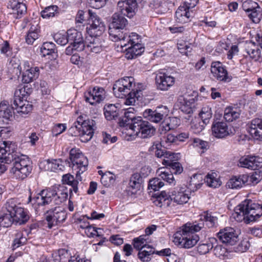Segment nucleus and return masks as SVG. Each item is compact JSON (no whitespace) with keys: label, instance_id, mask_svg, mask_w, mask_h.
<instances>
[{"label":"nucleus","instance_id":"nucleus-1","mask_svg":"<svg viewBox=\"0 0 262 262\" xmlns=\"http://www.w3.org/2000/svg\"><path fill=\"white\" fill-rule=\"evenodd\" d=\"M134 108L125 110L123 116L119 120V124L124 128V132L127 135L141 138H148L155 133L156 128L147 121L143 120L141 117H136Z\"/></svg>","mask_w":262,"mask_h":262},{"label":"nucleus","instance_id":"nucleus-2","mask_svg":"<svg viewBox=\"0 0 262 262\" xmlns=\"http://www.w3.org/2000/svg\"><path fill=\"white\" fill-rule=\"evenodd\" d=\"M13 147H12V150L8 152L7 154H4L1 157L0 164L4 165L5 169L4 170H0V173H3L7 170L6 164L13 162V167L10 170L11 173L16 179L23 180L27 178L31 172V162L27 156L14 152Z\"/></svg>","mask_w":262,"mask_h":262},{"label":"nucleus","instance_id":"nucleus-3","mask_svg":"<svg viewBox=\"0 0 262 262\" xmlns=\"http://www.w3.org/2000/svg\"><path fill=\"white\" fill-rule=\"evenodd\" d=\"M68 196V190L63 185H58L53 188L42 190L33 198L30 196L28 203H31L37 211L36 206H42L53 203L60 205Z\"/></svg>","mask_w":262,"mask_h":262},{"label":"nucleus","instance_id":"nucleus-4","mask_svg":"<svg viewBox=\"0 0 262 262\" xmlns=\"http://www.w3.org/2000/svg\"><path fill=\"white\" fill-rule=\"evenodd\" d=\"M204 226V223L202 220L199 223H186L174 234L173 242L181 248L189 249L193 247L199 241V237L193 232L199 231Z\"/></svg>","mask_w":262,"mask_h":262},{"label":"nucleus","instance_id":"nucleus-5","mask_svg":"<svg viewBox=\"0 0 262 262\" xmlns=\"http://www.w3.org/2000/svg\"><path fill=\"white\" fill-rule=\"evenodd\" d=\"M134 79L132 77H126L116 81L114 84L113 90L116 97L120 98H126L125 104L133 105L137 98V94L141 91H135L133 89Z\"/></svg>","mask_w":262,"mask_h":262},{"label":"nucleus","instance_id":"nucleus-6","mask_svg":"<svg viewBox=\"0 0 262 262\" xmlns=\"http://www.w3.org/2000/svg\"><path fill=\"white\" fill-rule=\"evenodd\" d=\"M161 143H154L150 147L151 150L155 152L157 158H163L162 163L166 166L170 167L172 171L174 174H180L182 172L183 169L181 164L176 161L178 160L179 153L174 154L170 151H167L165 149H162Z\"/></svg>","mask_w":262,"mask_h":262},{"label":"nucleus","instance_id":"nucleus-7","mask_svg":"<svg viewBox=\"0 0 262 262\" xmlns=\"http://www.w3.org/2000/svg\"><path fill=\"white\" fill-rule=\"evenodd\" d=\"M5 208L8 212L12 213L14 224L15 225H24L30 219L28 211L15 199L8 200L5 204Z\"/></svg>","mask_w":262,"mask_h":262},{"label":"nucleus","instance_id":"nucleus-8","mask_svg":"<svg viewBox=\"0 0 262 262\" xmlns=\"http://www.w3.org/2000/svg\"><path fill=\"white\" fill-rule=\"evenodd\" d=\"M70 160L68 162L69 166L73 170L76 171V178L81 181V174L87 170L89 164L88 159L84 156L78 149L72 148L70 151Z\"/></svg>","mask_w":262,"mask_h":262},{"label":"nucleus","instance_id":"nucleus-9","mask_svg":"<svg viewBox=\"0 0 262 262\" xmlns=\"http://www.w3.org/2000/svg\"><path fill=\"white\" fill-rule=\"evenodd\" d=\"M89 18L91 23L87 28L88 34L91 35L101 36L105 29L104 23L102 22L95 12L92 10H88Z\"/></svg>","mask_w":262,"mask_h":262},{"label":"nucleus","instance_id":"nucleus-10","mask_svg":"<svg viewBox=\"0 0 262 262\" xmlns=\"http://www.w3.org/2000/svg\"><path fill=\"white\" fill-rule=\"evenodd\" d=\"M169 110L166 106H160L157 107L156 110L151 109L146 110L143 113L145 118L150 122L156 123L163 122L165 117L168 116Z\"/></svg>","mask_w":262,"mask_h":262},{"label":"nucleus","instance_id":"nucleus-11","mask_svg":"<svg viewBox=\"0 0 262 262\" xmlns=\"http://www.w3.org/2000/svg\"><path fill=\"white\" fill-rule=\"evenodd\" d=\"M93 120L84 119L83 116L81 115L77 118V121L74 123V124L77 125L82 129V135L81 136L82 142H86L90 141L93 136Z\"/></svg>","mask_w":262,"mask_h":262},{"label":"nucleus","instance_id":"nucleus-12","mask_svg":"<svg viewBox=\"0 0 262 262\" xmlns=\"http://www.w3.org/2000/svg\"><path fill=\"white\" fill-rule=\"evenodd\" d=\"M138 35L136 33H132V36H128L127 40H128V43H122L121 44L122 47H127L125 49L127 51L126 54V57L128 59H132L136 58L137 56L140 55L144 51V48L143 45L139 43L138 41H136L134 38H132L133 37H137ZM138 39V38H137Z\"/></svg>","mask_w":262,"mask_h":262},{"label":"nucleus","instance_id":"nucleus-13","mask_svg":"<svg viewBox=\"0 0 262 262\" xmlns=\"http://www.w3.org/2000/svg\"><path fill=\"white\" fill-rule=\"evenodd\" d=\"M85 47L88 51L98 53L104 48V41L100 36L88 34L85 39Z\"/></svg>","mask_w":262,"mask_h":262},{"label":"nucleus","instance_id":"nucleus-14","mask_svg":"<svg viewBox=\"0 0 262 262\" xmlns=\"http://www.w3.org/2000/svg\"><path fill=\"white\" fill-rule=\"evenodd\" d=\"M245 202L247 205L246 223L248 224L256 221L262 215V204L253 203L250 200H246Z\"/></svg>","mask_w":262,"mask_h":262},{"label":"nucleus","instance_id":"nucleus-15","mask_svg":"<svg viewBox=\"0 0 262 262\" xmlns=\"http://www.w3.org/2000/svg\"><path fill=\"white\" fill-rule=\"evenodd\" d=\"M169 196L171 201L173 200L177 204H183L189 200L190 191L186 186L177 187L169 194Z\"/></svg>","mask_w":262,"mask_h":262},{"label":"nucleus","instance_id":"nucleus-16","mask_svg":"<svg viewBox=\"0 0 262 262\" xmlns=\"http://www.w3.org/2000/svg\"><path fill=\"white\" fill-rule=\"evenodd\" d=\"M69 43L75 47L77 51H83L85 47V40L83 39L81 32L75 29H70L68 31Z\"/></svg>","mask_w":262,"mask_h":262},{"label":"nucleus","instance_id":"nucleus-17","mask_svg":"<svg viewBox=\"0 0 262 262\" xmlns=\"http://www.w3.org/2000/svg\"><path fill=\"white\" fill-rule=\"evenodd\" d=\"M137 6L136 0H121L118 3V12L132 18L136 13Z\"/></svg>","mask_w":262,"mask_h":262},{"label":"nucleus","instance_id":"nucleus-18","mask_svg":"<svg viewBox=\"0 0 262 262\" xmlns=\"http://www.w3.org/2000/svg\"><path fill=\"white\" fill-rule=\"evenodd\" d=\"M217 236L223 243L231 246L234 245L238 241V236L235 230L231 227H226L220 230Z\"/></svg>","mask_w":262,"mask_h":262},{"label":"nucleus","instance_id":"nucleus-19","mask_svg":"<svg viewBox=\"0 0 262 262\" xmlns=\"http://www.w3.org/2000/svg\"><path fill=\"white\" fill-rule=\"evenodd\" d=\"M155 81L158 90L167 91L174 84L175 79L173 77L165 73H160L157 74Z\"/></svg>","mask_w":262,"mask_h":262},{"label":"nucleus","instance_id":"nucleus-20","mask_svg":"<svg viewBox=\"0 0 262 262\" xmlns=\"http://www.w3.org/2000/svg\"><path fill=\"white\" fill-rule=\"evenodd\" d=\"M104 90L102 88L94 87L85 94L84 98L86 102L94 105L102 101L104 99Z\"/></svg>","mask_w":262,"mask_h":262},{"label":"nucleus","instance_id":"nucleus-21","mask_svg":"<svg viewBox=\"0 0 262 262\" xmlns=\"http://www.w3.org/2000/svg\"><path fill=\"white\" fill-rule=\"evenodd\" d=\"M211 72L214 77L220 81H229L227 71L219 61L213 62L211 66Z\"/></svg>","mask_w":262,"mask_h":262},{"label":"nucleus","instance_id":"nucleus-22","mask_svg":"<svg viewBox=\"0 0 262 262\" xmlns=\"http://www.w3.org/2000/svg\"><path fill=\"white\" fill-rule=\"evenodd\" d=\"M262 162V159L256 156H247L239 160V165L241 167L255 170L258 168Z\"/></svg>","mask_w":262,"mask_h":262},{"label":"nucleus","instance_id":"nucleus-23","mask_svg":"<svg viewBox=\"0 0 262 262\" xmlns=\"http://www.w3.org/2000/svg\"><path fill=\"white\" fill-rule=\"evenodd\" d=\"M179 108L185 114L193 113L195 110L196 105L194 98L186 97L179 99Z\"/></svg>","mask_w":262,"mask_h":262},{"label":"nucleus","instance_id":"nucleus-24","mask_svg":"<svg viewBox=\"0 0 262 262\" xmlns=\"http://www.w3.org/2000/svg\"><path fill=\"white\" fill-rule=\"evenodd\" d=\"M125 15L117 12L112 17V22L109 27V30H123L127 24V20L124 17Z\"/></svg>","mask_w":262,"mask_h":262},{"label":"nucleus","instance_id":"nucleus-25","mask_svg":"<svg viewBox=\"0 0 262 262\" xmlns=\"http://www.w3.org/2000/svg\"><path fill=\"white\" fill-rule=\"evenodd\" d=\"M212 134L216 138H223L229 135L227 124L223 122L213 123L211 127Z\"/></svg>","mask_w":262,"mask_h":262},{"label":"nucleus","instance_id":"nucleus-26","mask_svg":"<svg viewBox=\"0 0 262 262\" xmlns=\"http://www.w3.org/2000/svg\"><path fill=\"white\" fill-rule=\"evenodd\" d=\"M9 7L12 9V13L15 15L16 18H20L27 12L26 5L16 0H12L10 2Z\"/></svg>","mask_w":262,"mask_h":262},{"label":"nucleus","instance_id":"nucleus-27","mask_svg":"<svg viewBox=\"0 0 262 262\" xmlns=\"http://www.w3.org/2000/svg\"><path fill=\"white\" fill-rule=\"evenodd\" d=\"M40 166H43V168L45 170L56 171L62 170L63 166L62 164V161L58 160H46L40 162Z\"/></svg>","mask_w":262,"mask_h":262},{"label":"nucleus","instance_id":"nucleus-28","mask_svg":"<svg viewBox=\"0 0 262 262\" xmlns=\"http://www.w3.org/2000/svg\"><path fill=\"white\" fill-rule=\"evenodd\" d=\"M247 207V203L244 201L239 204L235 209V212L232 214L234 219L237 222H241L244 221L246 223L247 214L246 209Z\"/></svg>","mask_w":262,"mask_h":262},{"label":"nucleus","instance_id":"nucleus-29","mask_svg":"<svg viewBox=\"0 0 262 262\" xmlns=\"http://www.w3.org/2000/svg\"><path fill=\"white\" fill-rule=\"evenodd\" d=\"M246 179V174H243L238 177L235 176L228 181L226 185L231 189L240 188L244 185H247Z\"/></svg>","mask_w":262,"mask_h":262},{"label":"nucleus","instance_id":"nucleus-30","mask_svg":"<svg viewBox=\"0 0 262 262\" xmlns=\"http://www.w3.org/2000/svg\"><path fill=\"white\" fill-rule=\"evenodd\" d=\"M247 55L249 56L251 59L255 61H257L260 56V51L258 48V46L256 45L254 42H250L247 43L245 48Z\"/></svg>","mask_w":262,"mask_h":262},{"label":"nucleus","instance_id":"nucleus-31","mask_svg":"<svg viewBox=\"0 0 262 262\" xmlns=\"http://www.w3.org/2000/svg\"><path fill=\"white\" fill-rule=\"evenodd\" d=\"M39 74L38 67H32L26 70L23 74L22 80L24 83H29L36 79Z\"/></svg>","mask_w":262,"mask_h":262},{"label":"nucleus","instance_id":"nucleus-32","mask_svg":"<svg viewBox=\"0 0 262 262\" xmlns=\"http://www.w3.org/2000/svg\"><path fill=\"white\" fill-rule=\"evenodd\" d=\"M190 16L189 9L184 6H180L176 12V20L178 23L188 22Z\"/></svg>","mask_w":262,"mask_h":262},{"label":"nucleus","instance_id":"nucleus-33","mask_svg":"<svg viewBox=\"0 0 262 262\" xmlns=\"http://www.w3.org/2000/svg\"><path fill=\"white\" fill-rule=\"evenodd\" d=\"M76 179H75L74 176L69 173L62 176V181L63 183L72 186V188L70 189V193H72L73 191L75 193L78 192V188L77 185L79 183L78 181H80V180L76 178Z\"/></svg>","mask_w":262,"mask_h":262},{"label":"nucleus","instance_id":"nucleus-34","mask_svg":"<svg viewBox=\"0 0 262 262\" xmlns=\"http://www.w3.org/2000/svg\"><path fill=\"white\" fill-rule=\"evenodd\" d=\"M241 114V111L238 108L233 107H228L224 111V118L228 122H232L239 118Z\"/></svg>","mask_w":262,"mask_h":262},{"label":"nucleus","instance_id":"nucleus-35","mask_svg":"<svg viewBox=\"0 0 262 262\" xmlns=\"http://www.w3.org/2000/svg\"><path fill=\"white\" fill-rule=\"evenodd\" d=\"M104 110L105 117L108 120L115 119L118 115V108L114 104H110L105 106Z\"/></svg>","mask_w":262,"mask_h":262},{"label":"nucleus","instance_id":"nucleus-36","mask_svg":"<svg viewBox=\"0 0 262 262\" xmlns=\"http://www.w3.org/2000/svg\"><path fill=\"white\" fill-rule=\"evenodd\" d=\"M169 194L165 191H162L154 201L155 204L160 207L163 206H168L170 203Z\"/></svg>","mask_w":262,"mask_h":262},{"label":"nucleus","instance_id":"nucleus-37","mask_svg":"<svg viewBox=\"0 0 262 262\" xmlns=\"http://www.w3.org/2000/svg\"><path fill=\"white\" fill-rule=\"evenodd\" d=\"M39 37V30L37 26H32L26 36V41L28 45H32Z\"/></svg>","mask_w":262,"mask_h":262},{"label":"nucleus","instance_id":"nucleus-38","mask_svg":"<svg viewBox=\"0 0 262 262\" xmlns=\"http://www.w3.org/2000/svg\"><path fill=\"white\" fill-rule=\"evenodd\" d=\"M12 107H10L5 104H0V118H3L7 120H10L13 117L14 112L12 111Z\"/></svg>","mask_w":262,"mask_h":262},{"label":"nucleus","instance_id":"nucleus-39","mask_svg":"<svg viewBox=\"0 0 262 262\" xmlns=\"http://www.w3.org/2000/svg\"><path fill=\"white\" fill-rule=\"evenodd\" d=\"M148 237H146V235H140L138 237L134 239V247L135 248L138 250H142L143 249L147 248L148 246H149L147 241Z\"/></svg>","mask_w":262,"mask_h":262},{"label":"nucleus","instance_id":"nucleus-40","mask_svg":"<svg viewBox=\"0 0 262 262\" xmlns=\"http://www.w3.org/2000/svg\"><path fill=\"white\" fill-rule=\"evenodd\" d=\"M120 30L121 29L109 30V34L111 37L112 40L114 41L122 40L123 42L121 44H122L125 43L124 42H125L126 39V41L128 43V40H127V37L128 36H125L123 32L120 31Z\"/></svg>","mask_w":262,"mask_h":262},{"label":"nucleus","instance_id":"nucleus-41","mask_svg":"<svg viewBox=\"0 0 262 262\" xmlns=\"http://www.w3.org/2000/svg\"><path fill=\"white\" fill-rule=\"evenodd\" d=\"M247 177V185H255L262 179V171L257 170L248 176L246 174Z\"/></svg>","mask_w":262,"mask_h":262},{"label":"nucleus","instance_id":"nucleus-42","mask_svg":"<svg viewBox=\"0 0 262 262\" xmlns=\"http://www.w3.org/2000/svg\"><path fill=\"white\" fill-rule=\"evenodd\" d=\"M148 251L140 250L138 252V258L142 262H147L151 260V255L155 253L154 248L151 246H148Z\"/></svg>","mask_w":262,"mask_h":262},{"label":"nucleus","instance_id":"nucleus-43","mask_svg":"<svg viewBox=\"0 0 262 262\" xmlns=\"http://www.w3.org/2000/svg\"><path fill=\"white\" fill-rule=\"evenodd\" d=\"M71 252V250H70L59 249L58 251V255L54 259L55 262H69Z\"/></svg>","mask_w":262,"mask_h":262},{"label":"nucleus","instance_id":"nucleus-44","mask_svg":"<svg viewBox=\"0 0 262 262\" xmlns=\"http://www.w3.org/2000/svg\"><path fill=\"white\" fill-rule=\"evenodd\" d=\"M56 51L55 45L52 42H44L40 48V52L43 56L55 53Z\"/></svg>","mask_w":262,"mask_h":262},{"label":"nucleus","instance_id":"nucleus-45","mask_svg":"<svg viewBox=\"0 0 262 262\" xmlns=\"http://www.w3.org/2000/svg\"><path fill=\"white\" fill-rule=\"evenodd\" d=\"M46 223H45V224H47V227L49 229L57 225L59 223V221L56 219L54 213L52 212V209L46 211Z\"/></svg>","mask_w":262,"mask_h":262},{"label":"nucleus","instance_id":"nucleus-46","mask_svg":"<svg viewBox=\"0 0 262 262\" xmlns=\"http://www.w3.org/2000/svg\"><path fill=\"white\" fill-rule=\"evenodd\" d=\"M58 7L55 5L48 7L41 11V16L45 18H48L56 16L58 14Z\"/></svg>","mask_w":262,"mask_h":262},{"label":"nucleus","instance_id":"nucleus-47","mask_svg":"<svg viewBox=\"0 0 262 262\" xmlns=\"http://www.w3.org/2000/svg\"><path fill=\"white\" fill-rule=\"evenodd\" d=\"M201 220L203 222L206 223V226L209 228H212L214 227L217 223V219L213 216H212L210 213L208 212H205L201 215Z\"/></svg>","mask_w":262,"mask_h":262},{"label":"nucleus","instance_id":"nucleus-48","mask_svg":"<svg viewBox=\"0 0 262 262\" xmlns=\"http://www.w3.org/2000/svg\"><path fill=\"white\" fill-rule=\"evenodd\" d=\"M247 15L253 23H258L262 16L261 9L258 5L257 7L251 10Z\"/></svg>","mask_w":262,"mask_h":262},{"label":"nucleus","instance_id":"nucleus-49","mask_svg":"<svg viewBox=\"0 0 262 262\" xmlns=\"http://www.w3.org/2000/svg\"><path fill=\"white\" fill-rule=\"evenodd\" d=\"M216 177V174L215 173L208 174L206 176L205 181L208 186L215 188L221 185V181H220Z\"/></svg>","mask_w":262,"mask_h":262},{"label":"nucleus","instance_id":"nucleus-50","mask_svg":"<svg viewBox=\"0 0 262 262\" xmlns=\"http://www.w3.org/2000/svg\"><path fill=\"white\" fill-rule=\"evenodd\" d=\"M14 224L12 213L8 212L0 216V225L4 227H9Z\"/></svg>","mask_w":262,"mask_h":262},{"label":"nucleus","instance_id":"nucleus-51","mask_svg":"<svg viewBox=\"0 0 262 262\" xmlns=\"http://www.w3.org/2000/svg\"><path fill=\"white\" fill-rule=\"evenodd\" d=\"M142 182V179L141 174L139 173H135L130 178L129 185L134 189H139Z\"/></svg>","mask_w":262,"mask_h":262},{"label":"nucleus","instance_id":"nucleus-52","mask_svg":"<svg viewBox=\"0 0 262 262\" xmlns=\"http://www.w3.org/2000/svg\"><path fill=\"white\" fill-rule=\"evenodd\" d=\"M52 212L55 215V218L57 220L59 223L63 222L67 217V212L65 210L61 207H55L54 209H52Z\"/></svg>","mask_w":262,"mask_h":262},{"label":"nucleus","instance_id":"nucleus-53","mask_svg":"<svg viewBox=\"0 0 262 262\" xmlns=\"http://www.w3.org/2000/svg\"><path fill=\"white\" fill-rule=\"evenodd\" d=\"M115 177L111 172H106L101 178V183L105 186H108L115 182Z\"/></svg>","mask_w":262,"mask_h":262},{"label":"nucleus","instance_id":"nucleus-54","mask_svg":"<svg viewBox=\"0 0 262 262\" xmlns=\"http://www.w3.org/2000/svg\"><path fill=\"white\" fill-rule=\"evenodd\" d=\"M242 8L248 14L251 10L257 7L258 4L251 0H242Z\"/></svg>","mask_w":262,"mask_h":262},{"label":"nucleus","instance_id":"nucleus-55","mask_svg":"<svg viewBox=\"0 0 262 262\" xmlns=\"http://www.w3.org/2000/svg\"><path fill=\"white\" fill-rule=\"evenodd\" d=\"M164 185V183L160 179L154 178L149 181L148 189L157 191L163 187Z\"/></svg>","mask_w":262,"mask_h":262},{"label":"nucleus","instance_id":"nucleus-56","mask_svg":"<svg viewBox=\"0 0 262 262\" xmlns=\"http://www.w3.org/2000/svg\"><path fill=\"white\" fill-rule=\"evenodd\" d=\"M250 246V243L247 239L242 241L237 246L233 248L236 252H244L247 251Z\"/></svg>","mask_w":262,"mask_h":262},{"label":"nucleus","instance_id":"nucleus-57","mask_svg":"<svg viewBox=\"0 0 262 262\" xmlns=\"http://www.w3.org/2000/svg\"><path fill=\"white\" fill-rule=\"evenodd\" d=\"M27 238L23 236V233L20 232H17L15 235V238L13 241V247L14 248H18L25 244Z\"/></svg>","mask_w":262,"mask_h":262},{"label":"nucleus","instance_id":"nucleus-58","mask_svg":"<svg viewBox=\"0 0 262 262\" xmlns=\"http://www.w3.org/2000/svg\"><path fill=\"white\" fill-rule=\"evenodd\" d=\"M213 248L212 243L208 242L206 244H200L198 247V251L200 254H205Z\"/></svg>","mask_w":262,"mask_h":262},{"label":"nucleus","instance_id":"nucleus-59","mask_svg":"<svg viewBox=\"0 0 262 262\" xmlns=\"http://www.w3.org/2000/svg\"><path fill=\"white\" fill-rule=\"evenodd\" d=\"M67 33H68V32ZM54 38L56 43L61 46H64L67 43H69L68 34H67V35L56 34L54 35Z\"/></svg>","mask_w":262,"mask_h":262},{"label":"nucleus","instance_id":"nucleus-60","mask_svg":"<svg viewBox=\"0 0 262 262\" xmlns=\"http://www.w3.org/2000/svg\"><path fill=\"white\" fill-rule=\"evenodd\" d=\"M176 137L174 135L167 134L163 136L160 143L164 145L168 146L171 143L176 142Z\"/></svg>","mask_w":262,"mask_h":262},{"label":"nucleus","instance_id":"nucleus-61","mask_svg":"<svg viewBox=\"0 0 262 262\" xmlns=\"http://www.w3.org/2000/svg\"><path fill=\"white\" fill-rule=\"evenodd\" d=\"M178 49L181 53L186 55H187L188 53L192 50L191 45L186 42L178 43Z\"/></svg>","mask_w":262,"mask_h":262},{"label":"nucleus","instance_id":"nucleus-62","mask_svg":"<svg viewBox=\"0 0 262 262\" xmlns=\"http://www.w3.org/2000/svg\"><path fill=\"white\" fill-rule=\"evenodd\" d=\"M206 124L203 122H193L191 124V128L195 134L200 133L205 128Z\"/></svg>","mask_w":262,"mask_h":262},{"label":"nucleus","instance_id":"nucleus-63","mask_svg":"<svg viewBox=\"0 0 262 262\" xmlns=\"http://www.w3.org/2000/svg\"><path fill=\"white\" fill-rule=\"evenodd\" d=\"M196 176H197L196 174L193 175V177L191 178L190 179L189 187L187 188V189L189 190L190 192L191 191L193 192L196 191L198 189L200 188L202 185L201 183H197L196 182Z\"/></svg>","mask_w":262,"mask_h":262},{"label":"nucleus","instance_id":"nucleus-64","mask_svg":"<svg viewBox=\"0 0 262 262\" xmlns=\"http://www.w3.org/2000/svg\"><path fill=\"white\" fill-rule=\"evenodd\" d=\"M169 168L170 169V173L168 171H163L161 172L160 176L161 177V178L163 179L164 180L168 182L169 184H171L173 183L174 181V177L173 176V173H174L173 171H172V170L171 169L170 167H169Z\"/></svg>","mask_w":262,"mask_h":262}]
</instances>
